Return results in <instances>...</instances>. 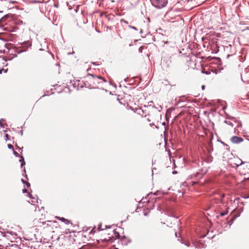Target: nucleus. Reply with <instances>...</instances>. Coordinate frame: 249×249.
Returning a JSON list of instances; mask_svg holds the SVG:
<instances>
[{
	"mask_svg": "<svg viewBox=\"0 0 249 249\" xmlns=\"http://www.w3.org/2000/svg\"><path fill=\"white\" fill-rule=\"evenodd\" d=\"M167 3V0H155L153 2V4L158 8L164 7Z\"/></svg>",
	"mask_w": 249,
	"mask_h": 249,
	"instance_id": "obj_1",
	"label": "nucleus"
},
{
	"mask_svg": "<svg viewBox=\"0 0 249 249\" xmlns=\"http://www.w3.org/2000/svg\"><path fill=\"white\" fill-rule=\"evenodd\" d=\"M220 107H221L224 113L227 115V112L225 111V109L227 108L226 102L224 101H221L219 100V108H220Z\"/></svg>",
	"mask_w": 249,
	"mask_h": 249,
	"instance_id": "obj_2",
	"label": "nucleus"
},
{
	"mask_svg": "<svg viewBox=\"0 0 249 249\" xmlns=\"http://www.w3.org/2000/svg\"><path fill=\"white\" fill-rule=\"evenodd\" d=\"M243 139L241 137L233 136L231 138V141L233 143H238L243 142Z\"/></svg>",
	"mask_w": 249,
	"mask_h": 249,
	"instance_id": "obj_3",
	"label": "nucleus"
},
{
	"mask_svg": "<svg viewBox=\"0 0 249 249\" xmlns=\"http://www.w3.org/2000/svg\"><path fill=\"white\" fill-rule=\"evenodd\" d=\"M91 76L93 79V80L95 82H97L98 83H100V82L99 80H102L103 82H105L106 81L105 79H104L103 77H100V76H94L93 75H91Z\"/></svg>",
	"mask_w": 249,
	"mask_h": 249,
	"instance_id": "obj_4",
	"label": "nucleus"
},
{
	"mask_svg": "<svg viewBox=\"0 0 249 249\" xmlns=\"http://www.w3.org/2000/svg\"><path fill=\"white\" fill-rule=\"evenodd\" d=\"M56 218L59 219V220H61V221L63 222L67 225L70 224L71 223L70 222L68 219H65L64 217H56Z\"/></svg>",
	"mask_w": 249,
	"mask_h": 249,
	"instance_id": "obj_5",
	"label": "nucleus"
},
{
	"mask_svg": "<svg viewBox=\"0 0 249 249\" xmlns=\"http://www.w3.org/2000/svg\"><path fill=\"white\" fill-rule=\"evenodd\" d=\"M122 241L124 244L127 245V244L131 242V240L130 239L124 237L123 239H122Z\"/></svg>",
	"mask_w": 249,
	"mask_h": 249,
	"instance_id": "obj_6",
	"label": "nucleus"
},
{
	"mask_svg": "<svg viewBox=\"0 0 249 249\" xmlns=\"http://www.w3.org/2000/svg\"><path fill=\"white\" fill-rule=\"evenodd\" d=\"M29 197L33 199V200H32V203H36V202L38 203V199L37 198H36V197H32L31 196V195H29Z\"/></svg>",
	"mask_w": 249,
	"mask_h": 249,
	"instance_id": "obj_7",
	"label": "nucleus"
},
{
	"mask_svg": "<svg viewBox=\"0 0 249 249\" xmlns=\"http://www.w3.org/2000/svg\"><path fill=\"white\" fill-rule=\"evenodd\" d=\"M19 161L21 162V167H22L25 164V162L24 160V158L22 156H21V159L19 160Z\"/></svg>",
	"mask_w": 249,
	"mask_h": 249,
	"instance_id": "obj_8",
	"label": "nucleus"
},
{
	"mask_svg": "<svg viewBox=\"0 0 249 249\" xmlns=\"http://www.w3.org/2000/svg\"><path fill=\"white\" fill-rule=\"evenodd\" d=\"M228 213V210H227V208L226 209V212H224V213H220V215L221 216H224V215H225L227 213Z\"/></svg>",
	"mask_w": 249,
	"mask_h": 249,
	"instance_id": "obj_9",
	"label": "nucleus"
},
{
	"mask_svg": "<svg viewBox=\"0 0 249 249\" xmlns=\"http://www.w3.org/2000/svg\"><path fill=\"white\" fill-rule=\"evenodd\" d=\"M3 71L4 72L6 73L7 71V69L4 70L3 69L0 70V73H2V71Z\"/></svg>",
	"mask_w": 249,
	"mask_h": 249,
	"instance_id": "obj_10",
	"label": "nucleus"
},
{
	"mask_svg": "<svg viewBox=\"0 0 249 249\" xmlns=\"http://www.w3.org/2000/svg\"><path fill=\"white\" fill-rule=\"evenodd\" d=\"M8 147L9 149H14L13 146L11 144H8Z\"/></svg>",
	"mask_w": 249,
	"mask_h": 249,
	"instance_id": "obj_11",
	"label": "nucleus"
},
{
	"mask_svg": "<svg viewBox=\"0 0 249 249\" xmlns=\"http://www.w3.org/2000/svg\"><path fill=\"white\" fill-rule=\"evenodd\" d=\"M45 217V214H43L42 213H41V216L39 217V219L41 220V219H44Z\"/></svg>",
	"mask_w": 249,
	"mask_h": 249,
	"instance_id": "obj_12",
	"label": "nucleus"
},
{
	"mask_svg": "<svg viewBox=\"0 0 249 249\" xmlns=\"http://www.w3.org/2000/svg\"><path fill=\"white\" fill-rule=\"evenodd\" d=\"M14 155L16 156V157H18L19 156V154H18V153H17V152L14 151Z\"/></svg>",
	"mask_w": 249,
	"mask_h": 249,
	"instance_id": "obj_13",
	"label": "nucleus"
},
{
	"mask_svg": "<svg viewBox=\"0 0 249 249\" xmlns=\"http://www.w3.org/2000/svg\"><path fill=\"white\" fill-rule=\"evenodd\" d=\"M129 27H130V28H132V29H134V30H136V31H137V29L136 28V27H134V26H131V25H129Z\"/></svg>",
	"mask_w": 249,
	"mask_h": 249,
	"instance_id": "obj_14",
	"label": "nucleus"
},
{
	"mask_svg": "<svg viewBox=\"0 0 249 249\" xmlns=\"http://www.w3.org/2000/svg\"><path fill=\"white\" fill-rule=\"evenodd\" d=\"M98 230H103L104 229L102 228V225H99V227H98Z\"/></svg>",
	"mask_w": 249,
	"mask_h": 249,
	"instance_id": "obj_15",
	"label": "nucleus"
},
{
	"mask_svg": "<svg viewBox=\"0 0 249 249\" xmlns=\"http://www.w3.org/2000/svg\"><path fill=\"white\" fill-rule=\"evenodd\" d=\"M110 239H111V237H109L108 238H105V239H104V240H105L106 241H109Z\"/></svg>",
	"mask_w": 249,
	"mask_h": 249,
	"instance_id": "obj_16",
	"label": "nucleus"
},
{
	"mask_svg": "<svg viewBox=\"0 0 249 249\" xmlns=\"http://www.w3.org/2000/svg\"><path fill=\"white\" fill-rule=\"evenodd\" d=\"M27 192V190L26 189L23 190V193H25Z\"/></svg>",
	"mask_w": 249,
	"mask_h": 249,
	"instance_id": "obj_17",
	"label": "nucleus"
},
{
	"mask_svg": "<svg viewBox=\"0 0 249 249\" xmlns=\"http://www.w3.org/2000/svg\"><path fill=\"white\" fill-rule=\"evenodd\" d=\"M26 184L27 187H29L30 186V183L28 182L26 183Z\"/></svg>",
	"mask_w": 249,
	"mask_h": 249,
	"instance_id": "obj_18",
	"label": "nucleus"
},
{
	"mask_svg": "<svg viewBox=\"0 0 249 249\" xmlns=\"http://www.w3.org/2000/svg\"><path fill=\"white\" fill-rule=\"evenodd\" d=\"M5 137H6V140L7 141V139H8V134H6L5 135Z\"/></svg>",
	"mask_w": 249,
	"mask_h": 249,
	"instance_id": "obj_19",
	"label": "nucleus"
},
{
	"mask_svg": "<svg viewBox=\"0 0 249 249\" xmlns=\"http://www.w3.org/2000/svg\"><path fill=\"white\" fill-rule=\"evenodd\" d=\"M201 89L202 90H204L205 89V86L204 85H202V87H201Z\"/></svg>",
	"mask_w": 249,
	"mask_h": 249,
	"instance_id": "obj_20",
	"label": "nucleus"
},
{
	"mask_svg": "<svg viewBox=\"0 0 249 249\" xmlns=\"http://www.w3.org/2000/svg\"><path fill=\"white\" fill-rule=\"evenodd\" d=\"M218 37H221V35L220 34H219V33Z\"/></svg>",
	"mask_w": 249,
	"mask_h": 249,
	"instance_id": "obj_21",
	"label": "nucleus"
},
{
	"mask_svg": "<svg viewBox=\"0 0 249 249\" xmlns=\"http://www.w3.org/2000/svg\"><path fill=\"white\" fill-rule=\"evenodd\" d=\"M21 180L23 183H25V181L23 179H22Z\"/></svg>",
	"mask_w": 249,
	"mask_h": 249,
	"instance_id": "obj_22",
	"label": "nucleus"
},
{
	"mask_svg": "<svg viewBox=\"0 0 249 249\" xmlns=\"http://www.w3.org/2000/svg\"><path fill=\"white\" fill-rule=\"evenodd\" d=\"M41 211H42L41 209L39 211V212H41Z\"/></svg>",
	"mask_w": 249,
	"mask_h": 249,
	"instance_id": "obj_23",
	"label": "nucleus"
},
{
	"mask_svg": "<svg viewBox=\"0 0 249 249\" xmlns=\"http://www.w3.org/2000/svg\"><path fill=\"white\" fill-rule=\"evenodd\" d=\"M1 124V121H0V125Z\"/></svg>",
	"mask_w": 249,
	"mask_h": 249,
	"instance_id": "obj_24",
	"label": "nucleus"
}]
</instances>
